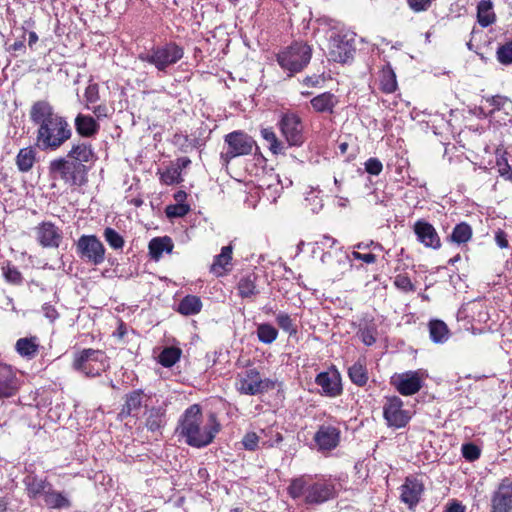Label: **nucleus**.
Masks as SVG:
<instances>
[{"instance_id":"nucleus-1","label":"nucleus","mask_w":512,"mask_h":512,"mask_svg":"<svg viewBox=\"0 0 512 512\" xmlns=\"http://www.w3.org/2000/svg\"><path fill=\"white\" fill-rule=\"evenodd\" d=\"M30 119L38 127L36 144L42 151H55L72 136L66 118L56 113L46 100H39L32 105Z\"/></svg>"},{"instance_id":"nucleus-2","label":"nucleus","mask_w":512,"mask_h":512,"mask_svg":"<svg viewBox=\"0 0 512 512\" xmlns=\"http://www.w3.org/2000/svg\"><path fill=\"white\" fill-rule=\"evenodd\" d=\"M221 430L216 414L210 413L204 420L199 404L189 406L181 415L176 427L177 435L194 448L210 445Z\"/></svg>"},{"instance_id":"nucleus-3","label":"nucleus","mask_w":512,"mask_h":512,"mask_svg":"<svg viewBox=\"0 0 512 512\" xmlns=\"http://www.w3.org/2000/svg\"><path fill=\"white\" fill-rule=\"evenodd\" d=\"M287 491L292 499H301L306 505H320L337 495L331 480L309 474L292 479Z\"/></svg>"},{"instance_id":"nucleus-4","label":"nucleus","mask_w":512,"mask_h":512,"mask_svg":"<svg viewBox=\"0 0 512 512\" xmlns=\"http://www.w3.org/2000/svg\"><path fill=\"white\" fill-rule=\"evenodd\" d=\"M184 56V50L175 42L153 46L150 50L138 55L142 62L153 65L158 71L165 72L168 67L176 64Z\"/></svg>"},{"instance_id":"nucleus-5","label":"nucleus","mask_w":512,"mask_h":512,"mask_svg":"<svg viewBox=\"0 0 512 512\" xmlns=\"http://www.w3.org/2000/svg\"><path fill=\"white\" fill-rule=\"evenodd\" d=\"M110 366L109 358L102 350L83 349L74 354L72 367L87 377H96Z\"/></svg>"},{"instance_id":"nucleus-6","label":"nucleus","mask_w":512,"mask_h":512,"mask_svg":"<svg viewBox=\"0 0 512 512\" xmlns=\"http://www.w3.org/2000/svg\"><path fill=\"white\" fill-rule=\"evenodd\" d=\"M225 148L220 153L222 163L227 166L236 157L252 153L256 142L243 131H233L224 137Z\"/></svg>"},{"instance_id":"nucleus-7","label":"nucleus","mask_w":512,"mask_h":512,"mask_svg":"<svg viewBox=\"0 0 512 512\" xmlns=\"http://www.w3.org/2000/svg\"><path fill=\"white\" fill-rule=\"evenodd\" d=\"M310 59L311 48L307 44L298 42L287 47L277 56L279 65L291 73L301 71L310 62Z\"/></svg>"},{"instance_id":"nucleus-8","label":"nucleus","mask_w":512,"mask_h":512,"mask_svg":"<svg viewBox=\"0 0 512 512\" xmlns=\"http://www.w3.org/2000/svg\"><path fill=\"white\" fill-rule=\"evenodd\" d=\"M50 174L70 185H81L84 182L86 168L83 164L58 158L50 162Z\"/></svg>"},{"instance_id":"nucleus-9","label":"nucleus","mask_w":512,"mask_h":512,"mask_svg":"<svg viewBox=\"0 0 512 512\" xmlns=\"http://www.w3.org/2000/svg\"><path fill=\"white\" fill-rule=\"evenodd\" d=\"M271 386L268 379H263L259 371L250 368L238 374L236 380L237 390L245 395H257L267 391Z\"/></svg>"},{"instance_id":"nucleus-10","label":"nucleus","mask_w":512,"mask_h":512,"mask_svg":"<svg viewBox=\"0 0 512 512\" xmlns=\"http://www.w3.org/2000/svg\"><path fill=\"white\" fill-rule=\"evenodd\" d=\"M76 248L79 256L93 265H100L105 260V247L95 235H82Z\"/></svg>"},{"instance_id":"nucleus-11","label":"nucleus","mask_w":512,"mask_h":512,"mask_svg":"<svg viewBox=\"0 0 512 512\" xmlns=\"http://www.w3.org/2000/svg\"><path fill=\"white\" fill-rule=\"evenodd\" d=\"M282 136L289 146H301L304 143L303 124L295 113H286L278 122Z\"/></svg>"},{"instance_id":"nucleus-12","label":"nucleus","mask_w":512,"mask_h":512,"mask_svg":"<svg viewBox=\"0 0 512 512\" xmlns=\"http://www.w3.org/2000/svg\"><path fill=\"white\" fill-rule=\"evenodd\" d=\"M353 39L347 34L333 33L328 44V58L338 63H346L353 57Z\"/></svg>"},{"instance_id":"nucleus-13","label":"nucleus","mask_w":512,"mask_h":512,"mask_svg":"<svg viewBox=\"0 0 512 512\" xmlns=\"http://www.w3.org/2000/svg\"><path fill=\"white\" fill-rule=\"evenodd\" d=\"M424 372L421 370L407 371L395 374L391 384L403 396H411L420 391L423 386Z\"/></svg>"},{"instance_id":"nucleus-14","label":"nucleus","mask_w":512,"mask_h":512,"mask_svg":"<svg viewBox=\"0 0 512 512\" xmlns=\"http://www.w3.org/2000/svg\"><path fill=\"white\" fill-rule=\"evenodd\" d=\"M340 428L332 422H325L318 426L313 440L320 452L334 450L340 443Z\"/></svg>"},{"instance_id":"nucleus-15","label":"nucleus","mask_w":512,"mask_h":512,"mask_svg":"<svg viewBox=\"0 0 512 512\" xmlns=\"http://www.w3.org/2000/svg\"><path fill=\"white\" fill-rule=\"evenodd\" d=\"M383 416L389 427H405L411 419L408 411L403 409V401L397 397L387 398L383 406Z\"/></svg>"},{"instance_id":"nucleus-16","label":"nucleus","mask_w":512,"mask_h":512,"mask_svg":"<svg viewBox=\"0 0 512 512\" xmlns=\"http://www.w3.org/2000/svg\"><path fill=\"white\" fill-rule=\"evenodd\" d=\"M490 512H512V477L503 478L493 491Z\"/></svg>"},{"instance_id":"nucleus-17","label":"nucleus","mask_w":512,"mask_h":512,"mask_svg":"<svg viewBox=\"0 0 512 512\" xmlns=\"http://www.w3.org/2000/svg\"><path fill=\"white\" fill-rule=\"evenodd\" d=\"M20 388V380L14 369L0 362V398L14 396Z\"/></svg>"},{"instance_id":"nucleus-18","label":"nucleus","mask_w":512,"mask_h":512,"mask_svg":"<svg viewBox=\"0 0 512 512\" xmlns=\"http://www.w3.org/2000/svg\"><path fill=\"white\" fill-rule=\"evenodd\" d=\"M23 484L29 499L43 500L47 490L52 483L48 480L47 477H40L34 472H30L23 478Z\"/></svg>"},{"instance_id":"nucleus-19","label":"nucleus","mask_w":512,"mask_h":512,"mask_svg":"<svg viewBox=\"0 0 512 512\" xmlns=\"http://www.w3.org/2000/svg\"><path fill=\"white\" fill-rule=\"evenodd\" d=\"M417 240L427 248L439 249L440 237L432 224L425 220H418L413 227Z\"/></svg>"},{"instance_id":"nucleus-20","label":"nucleus","mask_w":512,"mask_h":512,"mask_svg":"<svg viewBox=\"0 0 512 512\" xmlns=\"http://www.w3.org/2000/svg\"><path fill=\"white\" fill-rule=\"evenodd\" d=\"M400 499L403 503L407 504L409 508L415 507L424 491L422 481L414 477H406L404 483L400 487Z\"/></svg>"},{"instance_id":"nucleus-21","label":"nucleus","mask_w":512,"mask_h":512,"mask_svg":"<svg viewBox=\"0 0 512 512\" xmlns=\"http://www.w3.org/2000/svg\"><path fill=\"white\" fill-rule=\"evenodd\" d=\"M37 239L43 247L57 248L62 240L60 229L52 222H42L36 228Z\"/></svg>"},{"instance_id":"nucleus-22","label":"nucleus","mask_w":512,"mask_h":512,"mask_svg":"<svg viewBox=\"0 0 512 512\" xmlns=\"http://www.w3.org/2000/svg\"><path fill=\"white\" fill-rule=\"evenodd\" d=\"M483 101L487 104L481 105L479 107L480 114L484 117H488L494 114L497 111H503L506 115H509L512 112V101L501 95H496L492 97H485Z\"/></svg>"},{"instance_id":"nucleus-23","label":"nucleus","mask_w":512,"mask_h":512,"mask_svg":"<svg viewBox=\"0 0 512 512\" xmlns=\"http://www.w3.org/2000/svg\"><path fill=\"white\" fill-rule=\"evenodd\" d=\"M43 503L48 509H69L72 507L70 495L66 491H57L51 484L43 498Z\"/></svg>"},{"instance_id":"nucleus-24","label":"nucleus","mask_w":512,"mask_h":512,"mask_svg":"<svg viewBox=\"0 0 512 512\" xmlns=\"http://www.w3.org/2000/svg\"><path fill=\"white\" fill-rule=\"evenodd\" d=\"M315 383L322 388L325 395L336 397L342 393L340 379L337 375L321 372L315 378Z\"/></svg>"},{"instance_id":"nucleus-25","label":"nucleus","mask_w":512,"mask_h":512,"mask_svg":"<svg viewBox=\"0 0 512 512\" xmlns=\"http://www.w3.org/2000/svg\"><path fill=\"white\" fill-rule=\"evenodd\" d=\"M338 102L337 96L330 92L321 93L310 101L312 108L318 113H333Z\"/></svg>"},{"instance_id":"nucleus-26","label":"nucleus","mask_w":512,"mask_h":512,"mask_svg":"<svg viewBox=\"0 0 512 512\" xmlns=\"http://www.w3.org/2000/svg\"><path fill=\"white\" fill-rule=\"evenodd\" d=\"M232 252L233 247L231 245L222 247L221 253L214 257V261L211 265V272L216 276H222L227 272L232 261Z\"/></svg>"},{"instance_id":"nucleus-27","label":"nucleus","mask_w":512,"mask_h":512,"mask_svg":"<svg viewBox=\"0 0 512 512\" xmlns=\"http://www.w3.org/2000/svg\"><path fill=\"white\" fill-rule=\"evenodd\" d=\"M144 398L145 395L142 390H134L127 394L121 414L126 416L137 415L143 405Z\"/></svg>"},{"instance_id":"nucleus-28","label":"nucleus","mask_w":512,"mask_h":512,"mask_svg":"<svg viewBox=\"0 0 512 512\" xmlns=\"http://www.w3.org/2000/svg\"><path fill=\"white\" fill-rule=\"evenodd\" d=\"M75 128L79 135L84 137H91L97 133L100 126L96 120L84 114H78L75 118Z\"/></svg>"},{"instance_id":"nucleus-29","label":"nucleus","mask_w":512,"mask_h":512,"mask_svg":"<svg viewBox=\"0 0 512 512\" xmlns=\"http://www.w3.org/2000/svg\"><path fill=\"white\" fill-rule=\"evenodd\" d=\"M484 317H490L484 310V305L480 301H471L461 307L458 312V320L479 318L482 320Z\"/></svg>"},{"instance_id":"nucleus-30","label":"nucleus","mask_w":512,"mask_h":512,"mask_svg":"<svg viewBox=\"0 0 512 512\" xmlns=\"http://www.w3.org/2000/svg\"><path fill=\"white\" fill-rule=\"evenodd\" d=\"M145 425L151 432L160 431L166 425V410L163 407L149 409Z\"/></svg>"},{"instance_id":"nucleus-31","label":"nucleus","mask_w":512,"mask_h":512,"mask_svg":"<svg viewBox=\"0 0 512 512\" xmlns=\"http://www.w3.org/2000/svg\"><path fill=\"white\" fill-rule=\"evenodd\" d=\"M15 349L23 357L34 358L39 349V340L36 336L24 337L17 340Z\"/></svg>"},{"instance_id":"nucleus-32","label":"nucleus","mask_w":512,"mask_h":512,"mask_svg":"<svg viewBox=\"0 0 512 512\" xmlns=\"http://www.w3.org/2000/svg\"><path fill=\"white\" fill-rule=\"evenodd\" d=\"M380 89L387 94L397 89L396 74L389 63L385 64L379 74Z\"/></svg>"},{"instance_id":"nucleus-33","label":"nucleus","mask_w":512,"mask_h":512,"mask_svg":"<svg viewBox=\"0 0 512 512\" xmlns=\"http://www.w3.org/2000/svg\"><path fill=\"white\" fill-rule=\"evenodd\" d=\"M149 254L152 259L159 260L164 252L170 253L173 242L169 237H156L149 242Z\"/></svg>"},{"instance_id":"nucleus-34","label":"nucleus","mask_w":512,"mask_h":512,"mask_svg":"<svg viewBox=\"0 0 512 512\" xmlns=\"http://www.w3.org/2000/svg\"><path fill=\"white\" fill-rule=\"evenodd\" d=\"M201 309L202 301L200 297L195 295L185 296L178 304V311L184 316L196 315Z\"/></svg>"},{"instance_id":"nucleus-35","label":"nucleus","mask_w":512,"mask_h":512,"mask_svg":"<svg viewBox=\"0 0 512 512\" xmlns=\"http://www.w3.org/2000/svg\"><path fill=\"white\" fill-rule=\"evenodd\" d=\"M350 380L357 386H365L368 382V371L364 360H358L348 369Z\"/></svg>"},{"instance_id":"nucleus-36","label":"nucleus","mask_w":512,"mask_h":512,"mask_svg":"<svg viewBox=\"0 0 512 512\" xmlns=\"http://www.w3.org/2000/svg\"><path fill=\"white\" fill-rule=\"evenodd\" d=\"M93 156L94 154L91 149V146L86 143H79L73 145V147L68 153V157L73 159V162H77L80 164L91 161Z\"/></svg>"},{"instance_id":"nucleus-37","label":"nucleus","mask_w":512,"mask_h":512,"mask_svg":"<svg viewBox=\"0 0 512 512\" xmlns=\"http://www.w3.org/2000/svg\"><path fill=\"white\" fill-rule=\"evenodd\" d=\"M477 18L482 27H487L495 21L493 5L490 0H482L477 6Z\"/></svg>"},{"instance_id":"nucleus-38","label":"nucleus","mask_w":512,"mask_h":512,"mask_svg":"<svg viewBox=\"0 0 512 512\" xmlns=\"http://www.w3.org/2000/svg\"><path fill=\"white\" fill-rule=\"evenodd\" d=\"M430 338L434 343H444L450 337L446 322H428Z\"/></svg>"},{"instance_id":"nucleus-39","label":"nucleus","mask_w":512,"mask_h":512,"mask_svg":"<svg viewBox=\"0 0 512 512\" xmlns=\"http://www.w3.org/2000/svg\"><path fill=\"white\" fill-rule=\"evenodd\" d=\"M35 150L32 147H26L19 151L16 157V164L21 172H28L35 162Z\"/></svg>"},{"instance_id":"nucleus-40","label":"nucleus","mask_w":512,"mask_h":512,"mask_svg":"<svg viewBox=\"0 0 512 512\" xmlns=\"http://www.w3.org/2000/svg\"><path fill=\"white\" fill-rule=\"evenodd\" d=\"M181 353V349L177 347H166L158 355V362L163 367H172L180 359Z\"/></svg>"},{"instance_id":"nucleus-41","label":"nucleus","mask_w":512,"mask_h":512,"mask_svg":"<svg viewBox=\"0 0 512 512\" xmlns=\"http://www.w3.org/2000/svg\"><path fill=\"white\" fill-rule=\"evenodd\" d=\"M261 136L269 144V149L273 154H283L285 152L284 144L278 140L271 128L261 129Z\"/></svg>"},{"instance_id":"nucleus-42","label":"nucleus","mask_w":512,"mask_h":512,"mask_svg":"<svg viewBox=\"0 0 512 512\" xmlns=\"http://www.w3.org/2000/svg\"><path fill=\"white\" fill-rule=\"evenodd\" d=\"M357 336L366 346H371L376 342L378 331L373 323L365 322L360 326Z\"/></svg>"},{"instance_id":"nucleus-43","label":"nucleus","mask_w":512,"mask_h":512,"mask_svg":"<svg viewBox=\"0 0 512 512\" xmlns=\"http://www.w3.org/2000/svg\"><path fill=\"white\" fill-rule=\"evenodd\" d=\"M450 237L451 240L457 244L466 243L472 237V229L466 223L457 224Z\"/></svg>"},{"instance_id":"nucleus-44","label":"nucleus","mask_w":512,"mask_h":512,"mask_svg":"<svg viewBox=\"0 0 512 512\" xmlns=\"http://www.w3.org/2000/svg\"><path fill=\"white\" fill-rule=\"evenodd\" d=\"M277 335L278 330L273 325L269 323H262L258 325L257 336L262 343H272L277 338Z\"/></svg>"},{"instance_id":"nucleus-45","label":"nucleus","mask_w":512,"mask_h":512,"mask_svg":"<svg viewBox=\"0 0 512 512\" xmlns=\"http://www.w3.org/2000/svg\"><path fill=\"white\" fill-rule=\"evenodd\" d=\"M506 152H502L500 149L496 151V167L501 177L512 182V169L505 157Z\"/></svg>"},{"instance_id":"nucleus-46","label":"nucleus","mask_w":512,"mask_h":512,"mask_svg":"<svg viewBox=\"0 0 512 512\" xmlns=\"http://www.w3.org/2000/svg\"><path fill=\"white\" fill-rule=\"evenodd\" d=\"M238 291L242 297H251L256 293L255 276L249 275L240 279Z\"/></svg>"},{"instance_id":"nucleus-47","label":"nucleus","mask_w":512,"mask_h":512,"mask_svg":"<svg viewBox=\"0 0 512 512\" xmlns=\"http://www.w3.org/2000/svg\"><path fill=\"white\" fill-rule=\"evenodd\" d=\"M103 237L108 245L115 250L122 249L124 246L123 237L113 228L107 227L104 230Z\"/></svg>"},{"instance_id":"nucleus-48","label":"nucleus","mask_w":512,"mask_h":512,"mask_svg":"<svg viewBox=\"0 0 512 512\" xmlns=\"http://www.w3.org/2000/svg\"><path fill=\"white\" fill-rule=\"evenodd\" d=\"M160 180L165 185L180 183L182 181V177L179 173V168L174 167L173 165L168 166L163 172H161Z\"/></svg>"},{"instance_id":"nucleus-49","label":"nucleus","mask_w":512,"mask_h":512,"mask_svg":"<svg viewBox=\"0 0 512 512\" xmlns=\"http://www.w3.org/2000/svg\"><path fill=\"white\" fill-rule=\"evenodd\" d=\"M394 285L397 287V289L405 293L414 292L416 290L415 285L406 274L396 275L394 279Z\"/></svg>"},{"instance_id":"nucleus-50","label":"nucleus","mask_w":512,"mask_h":512,"mask_svg":"<svg viewBox=\"0 0 512 512\" xmlns=\"http://www.w3.org/2000/svg\"><path fill=\"white\" fill-rule=\"evenodd\" d=\"M190 211L188 204H172L168 205L165 209L166 216L168 218L183 217Z\"/></svg>"},{"instance_id":"nucleus-51","label":"nucleus","mask_w":512,"mask_h":512,"mask_svg":"<svg viewBox=\"0 0 512 512\" xmlns=\"http://www.w3.org/2000/svg\"><path fill=\"white\" fill-rule=\"evenodd\" d=\"M2 270H3V275L7 282H9L11 284H15V285L22 283V280H23L22 275L16 267L8 264V265L4 266L2 268Z\"/></svg>"},{"instance_id":"nucleus-52","label":"nucleus","mask_w":512,"mask_h":512,"mask_svg":"<svg viewBox=\"0 0 512 512\" xmlns=\"http://www.w3.org/2000/svg\"><path fill=\"white\" fill-rule=\"evenodd\" d=\"M497 59L502 64L512 63V41L498 48Z\"/></svg>"},{"instance_id":"nucleus-53","label":"nucleus","mask_w":512,"mask_h":512,"mask_svg":"<svg viewBox=\"0 0 512 512\" xmlns=\"http://www.w3.org/2000/svg\"><path fill=\"white\" fill-rule=\"evenodd\" d=\"M461 450L463 457L468 461H475L481 455V450L473 443L463 444Z\"/></svg>"},{"instance_id":"nucleus-54","label":"nucleus","mask_w":512,"mask_h":512,"mask_svg":"<svg viewBox=\"0 0 512 512\" xmlns=\"http://www.w3.org/2000/svg\"><path fill=\"white\" fill-rule=\"evenodd\" d=\"M259 443V437L255 432H248L242 439L243 447L246 450L254 451L257 449Z\"/></svg>"},{"instance_id":"nucleus-55","label":"nucleus","mask_w":512,"mask_h":512,"mask_svg":"<svg viewBox=\"0 0 512 512\" xmlns=\"http://www.w3.org/2000/svg\"><path fill=\"white\" fill-rule=\"evenodd\" d=\"M86 106L92 105L99 100V88L97 84H89L85 90Z\"/></svg>"},{"instance_id":"nucleus-56","label":"nucleus","mask_w":512,"mask_h":512,"mask_svg":"<svg viewBox=\"0 0 512 512\" xmlns=\"http://www.w3.org/2000/svg\"><path fill=\"white\" fill-rule=\"evenodd\" d=\"M365 170L371 175H379L383 170L381 161L377 158H369L365 162Z\"/></svg>"},{"instance_id":"nucleus-57","label":"nucleus","mask_w":512,"mask_h":512,"mask_svg":"<svg viewBox=\"0 0 512 512\" xmlns=\"http://www.w3.org/2000/svg\"><path fill=\"white\" fill-rule=\"evenodd\" d=\"M87 109L91 110L98 119L108 116V107L104 104L96 106L87 105Z\"/></svg>"},{"instance_id":"nucleus-58","label":"nucleus","mask_w":512,"mask_h":512,"mask_svg":"<svg viewBox=\"0 0 512 512\" xmlns=\"http://www.w3.org/2000/svg\"><path fill=\"white\" fill-rule=\"evenodd\" d=\"M351 256L356 259V260H361L367 264H372V263H375L376 262V255L372 254V253H367V254H362L360 252H357V251H353L351 253Z\"/></svg>"},{"instance_id":"nucleus-59","label":"nucleus","mask_w":512,"mask_h":512,"mask_svg":"<svg viewBox=\"0 0 512 512\" xmlns=\"http://www.w3.org/2000/svg\"><path fill=\"white\" fill-rule=\"evenodd\" d=\"M25 33L23 32L22 38L16 40L13 44L9 45L7 48L8 52H25Z\"/></svg>"},{"instance_id":"nucleus-60","label":"nucleus","mask_w":512,"mask_h":512,"mask_svg":"<svg viewBox=\"0 0 512 512\" xmlns=\"http://www.w3.org/2000/svg\"><path fill=\"white\" fill-rule=\"evenodd\" d=\"M495 241H496V244L500 247V248H507L508 247V240H507V235L504 231L502 230H497L495 232Z\"/></svg>"},{"instance_id":"nucleus-61","label":"nucleus","mask_w":512,"mask_h":512,"mask_svg":"<svg viewBox=\"0 0 512 512\" xmlns=\"http://www.w3.org/2000/svg\"><path fill=\"white\" fill-rule=\"evenodd\" d=\"M43 312L44 316L49 320H54L58 316L56 309L49 304L43 306Z\"/></svg>"},{"instance_id":"nucleus-62","label":"nucleus","mask_w":512,"mask_h":512,"mask_svg":"<svg viewBox=\"0 0 512 512\" xmlns=\"http://www.w3.org/2000/svg\"><path fill=\"white\" fill-rule=\"evenodd\" d=\"M127 333V326L123 322H120V325L118 326L117 330L113 332V336L119 340H124Z\"/></svg>"},{"instance_id":"nucleus-63","label":"nucleus","mask_w":512,"mask_h":512,"mask_svg":"<svg viewBox=\"0 0 512 512\" xmlns=\"http://www.w3.org/2000/svg\"><path fill=\"white\" fill-rule=\"evenodd\" d=\"M191 161L188 157L178 158L177 161L172 164L174 167L179 168V173L181 174L182 170L187 168L190 165Z\"/></svg>"},{"instance_id":"nucleus-64","label":"nucleus","mask_w":512,"mask_h":512,"mask_svg":"<svg viewBox=\"0 0 512 512\" xmlns=\"http://www.w3.org/2000/svg\"><path fill=\"white\" fill-rule=\"evenodd\" d=\"M446 512H465V507L460 503L454 502L447 507Z\"/></svg>"}]
</instances>
